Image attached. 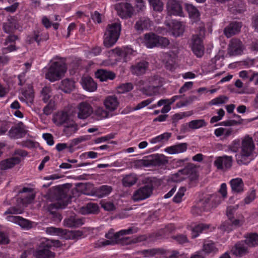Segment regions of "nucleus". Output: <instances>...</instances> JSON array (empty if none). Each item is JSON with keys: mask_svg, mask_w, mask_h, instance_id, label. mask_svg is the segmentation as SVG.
Returning a JSON list of instances; mask_svg holds the SVG:
<instances>
[{"mask_svg": "<svg viewBox=\"0 0 258 258\" xmlns=\"http://www.w3.org/2000/svg\"><path fill=\"white\" fill-rule=\"evenodd\" d=\"M153 186L152 184L145 185L136 190L133 195L134 201H140L148 198L153 192Z\"/></svg>", "mask_w": 258, "mask_h": 258, "instance_id": "0eeeda50", "label": "nucleus"}, {"mask_svg": "<svg viewBox=\"0 0 258 258\" xmlns=\"http://www.w3.org/2000/svg\"><path fill=\"white\" fill-rule=\"evenodd\" d=\"M207 125V123L204 119H196L188 122V126L192 130L198 129Z\"/></svg>", "mask_w": 258, "mask_h": 258, "instance_id": "c03bdc74", "label": "nucleus"}, {"mask_svg": "<svg viewBox=\"0 0 258 258\" xmlns=\"http://www.w3.org/2000/svg\"><path fill=\"white\" fill-rule=\"evenodd\" d=\"M171 135V133H164V134L160 135L154 138H153L150 142L152 144H155L162 141H168V139L170 138Z\"/></svg>", "mask_w": 258, "mask_h": 258, "instance_id": "864d4df0", "label": "nucleus"}, {"mask_svg": "<svg viewBox=\"0 0 258 258\" xmlns=\"http://www.w3.org/2000/svg\"><path fill=\"white\" fill-rule=\"evenodd\" d=\"M185 9L190 18L196 19L200 16V13L198 10L192 5L186 4L185 5Z\"/></svg>", "mask_w": 258, "mask_h": 258, "instance_id": "79ce46f5", "label": "nucleus"}, {"mask_svg": "<svg viewBox=\"0 0 258 258\" xmlns=\"http://www.w3.org/2000/svg\"><path fill=\"white\" fill-rule=\"evenodd\" d=\"M148 82L152 86L158 88L161 86L160 78L158 75H154L149 78L148 80Z\"/></svg>", "mask_w": 258, "mask_h": 258, "instance_id": "4d7b16f0", "label": "nucleus"}, {"mask_svg": "<svg viewBox=\"0 0 258 258\" xmlns=\"http://www.w3.org/2000/svg\"><path fill=\"white\" fill-rule=\"evenodd\" d=\"M232 156L224 155L217 157L214 162V165L218 170H227L232 166Z\"/></svg>", "mask_w": 258, "mask_h": 258, "instance_id": "4468645a", "label": "nucleus"}, {"mask_svg": "<svg viewBox=\"0 0 258 258\" xmlns=\"http://www.w3.org/2000/svg\"><path fill=\"white\" fill-rule=\"evenodd\" d=\"M121 31V25L115 22L107 26L104 35L103 44L107 48L113 46L117 41Z\"/></svg>", "mask_w": 258, "mask_h": 258, "instance_id": "20e7f679", "label": "nucleus"}, {"mask_svg": "<svg viewBox=\"0 0 258 258\" xmlns=\"http://www.w3.org/2000/svg\"><path fill=\"white\" fill-rule=\"evenodd\" d=\"M54 109V101L50 100L43 109V114L46 115H50Z\"/></svg>", "mask_w": 258, "mask_h": 258, "instance_id": "13d9d810", "label": "nucleus"}, {"mask_svg": "<svg viewBox=\"0 0 258 258\" xmlns=\"http://www.w3.org/2000/svg\"><path fill=\"white\" fill-rule=\"evenodd\" d=\"M190 47L193 53L198 57H201L204 54L205 47L202 40L197 35H193L191 39Z\"/></svg>", "mask_w": 258, "mask_h": 258, "instance_id": "6e6552de", "label": "nucleus"}, {"mask_svg": "<svg viewBox=\"0 0 258 258\" xmlns=\"http://www.w3.org/2000/svg\"><path fill=\"white\" fill-rule=\"evenodd\" d=\"M115 9L118 15L122 19L131 18L134 13L133 6L128 3H120L115 5Z\"/></svg>", "mask_w": 258, "mask_h": 258, "instance_id": "423d86ee", "label": "nucleus"}, {"mask_svg": "<svg viewBox=\"0 0 258 258\" xmlns=\"http://www.w3.org/2000/svg\"><path fill=\"white\" fill-rule=\"evenodd\" d=\"M153 10L157 12H161L163 10V3L161 0H147Z\"/></svg>", "mask_w": 258, "mask_h": 258, "instance_id": "a18cd8bd", "label": "nucleus"}, {"mask_svg": "<svg viewBox=\"0 0 258 258\" xmlns=\"http://www.w3.org/2000/svg\"><path fill=\"white\" fill-rule=\"evenodd\" d=\"M49 39V34L47 32L35 31L34 32V40L36 41L38 45L41 42L47 40Z\"/></svg>", "mask_w": 258, "mask_h": 258, "instance_id": "58836bf2", "label": "nucleus"}, {"mask_svg": "<svg viewBox=\"0 0 258 258\" xmlns=\"http://www.w3.org/2000/svg\"><path fill=\"white\" fill-rule=\"evenodd\" d=\"M206 211L205 208L200 200L195 206L192 207L191 212L193 215L197 216L200 215L203 212Z\"/></svg>", "mask_w": 258, "mask_h": 258, "instance_id": "09e8293b", "label": "nucleus"}, {"mask_svg": "<svg viewBox=\"0 0 258 258\" xmlns=\"http://www.w3.org/2000/svg\"><path fill=\"white\" fill-rule=\"evenodd\" d=\"M112 190L111 186L104 185L100 186L96 190V194L99 198H102L108 195Z\"/></svg>", "mask_w": 258, "mask_h": 258, "instance_id": "a19ab883", "label": "nucleus"}, {"mask_svg": "<svg viewBox=\"0 0 258 258\" xmlns=\"http://www.w3.org/2000/svg\"><path fill=\"white\" fill-rule=\"evenodd\" d=\"M84 224L83 219L74 216H71L64 220V224L68 227H78Z\"/></svg>", "mask_w": 258, "mask_h": 258, "instance_id": "f704fd0d", "label": "nucleus"}, {"mask_svg": "<svg viewBox=\"0 0 258 258\" xmlns=\"http://www.w3.org/2000/svg\"><path fill=\"white\" fill-rule=\"evenodd\" d=\"M170 44L169 40L166 37L158 36V47H166Z\"/></svg>", "mask_w": 258, "mask_h": 258, "instance_id": "774afa93", "label": "nucleus"}, {"mask_svg": "<svg viewBox=\"0 0 258 258\" xmlns=\"http://www.w3.org/2000/svg\"><path fill=\"white\" fill-rule=\"evenodd\" d=\"M232 192L239 193L243 191L244 184L242 180L240 178L232 179L230 181Z\"/></svg>", "mask_w": 258, "mask_h": 258, "instance_id": "72a5a7b5", "label": "nucleus"}, {"mask_svg": "<svg viewBox=\"0 0 258 258\" xmlns=\"http://www.w3.org/2000/svg\"><path fill=\"white\" fill-rule=\"evenodd\" d=\"M112 51L117 56L123 58L125 61H127V57L133 54L135 52L132 48L128 46L122 47L121 48H116L112 49Z\"/></svg>", "mask_w": 258, "mask_h": 258, "instance_id": "7c9ffc66", "label": "nucleus"}, {"mask_svg": "<svg viewBox=\"0 0 258 258\" xmlns=\"http://www.w3.org/2000/svg\"><path fill=\"white\" fill-rule=\"evenodd\" d=\"M47 234L54 235H59L63 233V230L61 228L53 227H47L46 229Z\"/></svg>", "mask_w": 258, "mask_h": 258, "instance_id": "bf43d9fd", "label": "nucleus"}, {"mask_svg": "<svg viewBox=\"0 0 258 258\" xmlns=\"http://www.w3.org/2000/svg\"><path fill=\"white\" fill-rule=\"evenodd\" d=\"M136 3L135 7L137 9V12H144L146 8V3L144 0H134Z\"/></svg>", "mask_w": 258, "mask_h": 258, "instance_id": "052dcab7", "label": "nucleus"}, {"mask_svg": "<svg viewBox=\"0 0 258 258\" xmlns=\"http://www.w3.org/2000/svg\"><path fill=\"white\" fill-rule=\"evenodd\" d=\"M149 65V62L145 60L138 62L131 66V73L136 76L144 75L148 69Z\"/></svg>", "mask_w": 258, "mask_h": 258, "instance_id": "aec40b11", "label": "nucleus"}, {"mask_svg": "<svg viewBox=\"0 0 258 258\" xmlns=\"http://www.w3.org/2000/svg\"><path fill=\"white\" fill-rule=\"evenodd\" d=\"M21 162V159L19 157H11L0 162V169L6 170L13 168L16 165L18 164Z\"/></svg>", "mask_w": 258, "mask_h": 258, "instance_id": "bb28decb", "label": "nucleus"}, {"mask_svg": "<svg viewBox=\"0 0 258 258\" xmlns=\"http://www.w3.org/2000/svg\"><path fill=\"white\" fill-rule=\"evenodd\" d=\"M221 197L217 194H212L201 200L206 211L216 208L221 202Z\"/></svg>", "mask_w": 258, "mask_h": 258, "instance_id": "f8f14e48", "label": "nucleus"}, {"mask_svg": "<svg viewBox=\"0 0 258 258\" xmlns=\"http://www.w3.org/2000/svg\"><path fill=\"white\" fill-rule=\"evenodd\" d=\"M198 178L197 169L192 164H189L183 169L179 170L171 177V180L175 182H181L186 179H188L191 182H196Z\"/></svg>", "mask_w": 258, "mask_h": 258, "instance_id": "39448f33", "label": "nucleus"}, {"mask_svg": "<svg viewBox=\"0 0 258 258\" xmlns=\"http://www.w3.org/2000/svg\"><path fill=\"white\" fill-rule=\"evenodd\" d=\"M240 152L236 155V159L239 165L247 164L254 150L255 145L252 137L246 135L241 139Z\"/></svg>", "mask_w": 258, "mask_h": 258, "instance_id": "f03ea898", "label": "nucleus"}, {"mask_svg": "<svg viewBox=\"0 0 258 258\" xmlns=\"http://www.w3.org/2000/svg\"><path fill=\"white\" fill-rule=\"evenodd\" d=\"M94 114L97 120L103 119L110 116L108 111L101 107L96 108L94 110Z\"/></svg>", "mask_w": 258, "mask_h": 258, "instance_id": "ea45409f", "label": "nucleus"}, {"mask_svg": "<svg viewBox=\"0 0 258 258\" xmlns=\"http://www.w3.org/2000/svg\"><path fill=\"white\" fill-rule=\"evenodd\" d=\"M115 244L114 243V241L111 240L110 239L108 240H99L95 243V247H101L106 246L109 245H114Z\"/></svg>", "mask_w": 258, "mask_h": 258, "instance_id": "0e129e2a", "label": "nucleus"}, {"mask_svg": "<svg viewBox=\"0 0 258 258\" xmlns=\"http://www.w3.org/2000/svg\"><path fill=\"white\" fill-rule=\"evenodd\" d=\"M165 25L170 30L171 33L174 37L182 35L185 30L184 24L176 20H172L171 23L165 22Z\"/></svg>", "mask_w": 258, "mask_h": 258, "instance_id": "dca6fc26", "label": "nucleus"}, {"mask_svg": "<svg viewBox=\"0 0 258 258\" xmlns=\"http://www.w3.org/2000/svg\"><path fill=\"white\" fill-rule=\"evenodd\" d=\"M158 35L151 32L144 35V42L145 45L150 48L158 47Z\"/></svg>", "mask_w": 258, "mask_h": 258, "instance_id": "c85d7f7f", "label": "nucleus"}, {"mask_svg": "<svg viewBox=\"0 0 258 258\" xmlns=\"http://www.w3.org/2000/svg\"><path fill=\"white\" fill-rule=\"evenodd\" d=\"M242 224V221L239 219H228L221 224L219 229L223 231L229 232L232 231L234 229L240 227Z\"/></svg>", "mask_w": 258, "mask_h": 258, "instance_id": "412c9836", "label": "nucleus"}, {"mask_svg": "<svg viewBox=\"0 0 258 258\" xmlns=\"http://www.w3.org/2000/svg\"><path fill=\"white\" fill-rule=\"evenodd\" d=\"M185 188L184 187H181L173 199V201L176 203H179L182 201V198L184 195V191Z\"/></svg>", "mask_w": 258, "mask_h": 258, "instance_id": "e2e57ef3", "label": "nucleus"}, {"mask_svg": "<svg viewBox=\"0 0 258 258\" xmlns=\"http://www.w3.org/2000/svg\"><path fill=\"white\" fill-rule=\"evenodd\" d=\"M217 251L215 243L211 240H206L204 242L202 251L205 252L207 254H209L213 252Z\"/></svg>", "mask_w": 258, "mask_h": 258, "instance_id": "4c0bfd02", "label": "nucleus"}, {"mask_svg": "<svg viewBox=\"0 0 258 258\" xmlns=\"http://www.w3.org/2000/svg\"><path fill=\"white\" fill-rule=\"evenodd\" d=\"M103 103L106 109L111 112L116 110L119 105L117 98L115 95L106 97Z\"/></svg>", "mask_w": 258, "mask_h": 258, "instance_id": "cd10ccee", "label": "nucleus"}, {"mask_svg": "<svg viewBox=\"0 0 258 258\" xmlns=\"http://www.w3.org/2000/svg\"><path fill=\"white\" fill-rule=\"evenodd\" d=\"M137 181L136 176L133 174L127 175L122 179V184L124 186H131Z\"/></svg>", "mask_w": 258, "mask_h": 258, "instance_id": "49530a36", "label": "nucleus"}, {"mask_svg": "<svg viewBox=\"0 0 258 258\" xmlns=\"http://www.w3.org/2000/svg\"><path fill=\"white\" fill-rule=\"evenodd\" d=\"M78 117L85 119L88 118L93 112L91 105L87 102H82L77 106Z\"/></svg>", "mask_w": 258, "mask_h": 258, "instance_id": "f3484780", "label": "nucleus"}, {"mask_svg": "<svg viewBox=\"0 0 258 258\" xmlns=\"http://www.w3.org/2000/svg\"><path fill=\"white\" fill-rule=\"evenodd\" d=\"M161 250L158 248H152L148 249H144L138 252V253L141 254L145 257H150L160 253Z\"/></svg>", "mask_w": 258, "mask_h": 258, "instance_id": "de8ad7c7", "label": "nucleus"}, {"mask_svg": "<svg viewBox=\"0 0 258 258\" xmlns=\"http://www.w3.org/2000/svg\"><path fill=\"white\" fill-rule=\"evenodd\" d=\"M3 29L5 33L11 34L15 30L16 26L12 22H8L3 24Z\"/></svg>", "mask_w": 258, "mask_h": 258, "instance_id": "6e6d98bb", "label": "nucleus"}, {"mask_svg": "<svg viewBox=\"0 0 258 258\" xmlns=\"http://www.w3.org/2000/svg\"><path fill=\"white\" fill-rule=\"evenodd\" d=\"M18 36L14 34H10L8 36L6 37L4 44L5 45H7L9 43H11V44L7 47L3 48L2 49L3 52L4 53H6L8 52H12L16 50L17 49L15 44V41L18 40Z\"/></svg>", "mask_w": 258, "mask_h": 258, "instance_id": "a878e982", "label": "nucleus"}, {"mask_svg": "<svg viewBox=\"0 0 258 258\" xmlns=\"http://www.w3.org/2000/svg\"><path fill=\"white\" fill-rule=\"evenodd\" d=\"M66 63L61 60L52 62L49 66L45 77L51 82L59 80L67 71Z\"/></svg>", "mask_w": 258, "mask_h": 258, "instance_id": "7ed1b4c3", "label": "nucleus"}, {"mask_svg": "<svg viewBox=\"0 0 258 258\" xmlns=\"http://www.w3.org/2000/svg\"><path fill=\"white\" fill-rule=\"evenodd\" d=\"M231 252L236 256L242 257L248 253L247 244L243 240L238 241L232 247Z\"/></svg>", "mask_w": 258, "mask_h": 258, "instance_id": "5701e85b", "label": "nucleus"}, {"mask_svg": "<svg viewBox=\"0 0 258 258\" xmlns=\"http://www.w3.org/2000/svg\"><path fill=\"white\" fill-rule=\"evenodd\" d=\"M78 129L77 124L72 123L68 125L65 126L63 129V133L67 136L69 137L75 133Z\"/></svg>", "mask_w": 258, "mask_h": 258, "instance_id": "8fccbe9b", "label": "nucleus"}, {"mask_svg": "<svg viewBox=\"0 0 258 258\" xmlns=\"http://www.w3.org/2000/svg\"><path fill=\"white\" fill-rule=\"evenodd\" d=\"M59 88L64 92L70 93L75 88V82L71 79H64L61 81Z\"/></svg>", "mask_w": 258, "mask_h": 258, "instance_id": "c9c22d12", "label": "nucleus"}, {"mask_svg": "<svg viewBox=\"0 0 258 258\" xmlns=\"http://www.w3.org/2000/svg\"><path fill=\"white\" fill-rule=\"evenodd\" d=\"M44 243L45 244V246L49 248L52 246L58 247L61 246L60 241L59 240L47 239Z\"/></svg>", "mask_w": 258, "mask_h": 258, "instance_id": "69168bd1", "label": "nucleus"}, {"mask_svg": "<svg viewBox=\"0 0 258 258\" xmlns=\"http://www.w3.org/2000/svg\"><path fill=\"white\" fill-rule=\"evenodd\" d=\"M51 88L49 87L45 86L43 88L41 91L42 99L44 102L48 101L51 97Z\"/></svg>", "mask_w": 258, "mask_h": 258, "instance_id": "5fc2aeb1", "label": "nucleus"}, {"mask_svg": "<svg viewBox=\"0 0 258 258\" xmlns=\"http://www.w3.org/2000/svg\"><path fill=\"white\" fill-rule=\"evenodd\" d=\"M87 212L88 213H95L98 211L99 207L97 204L88 203L86 207Z\"/></svg>", "mask_w": 258, "mask_h": 258, "instance_id": "338daca9", "label": "nucleus"}, {"mask_svg": "<svg viewBox=\"0 0 258 258\" xmlns=\"http://www.w3.org/2000/svg\"><path fill=\"white\" fill-rule=\"evenodd\" d=\"M133 232V229L132 228H130L127 229L121 230L119 232L116 233L114 232L113 229H111L108 231V232L107 233L105 234V237L108 239L114 241V243L116 244L120 240H129V237H126L125 238H120V236L132 234Z\"/></svg>", "mask_w": 258, "mask_h": 258, "instance_id": "1a4fd4ad", "label": "nucleus"}, {"mask_svg": "<svg viewBox=\"0 0 258 258\" xmlns=\"http://www.w3.org/2000/svg\"><path fill=\"white\" fill-rule=\"evenodd\" d=\"M82 85L84 89L89 92H93L97 89V84L90 77H84L82 79Z\"/></svg>", "mask_w": 258, "mask_h": 258, "instance_id": "473e14b6", "label": "nucleus"}, {"mask_svg": "<svg viewBox=\"0 0 258 258\" xmlns=\"http://www.w3.org/2000/svg\"><path fill=\"white\" fill-rule=\"evenodd\" d=\"M95 75L96 78L101 82L107 81L108 80H112L116 76L114 73L104 69L97 70L95 72Z\"/></svg>", "mask_w": 258, "mask_h": 258, "instance_id": "b1692460", "label": "nucleus"}, {"mask_svg": "<svg viewBox=\"0 0 258 258\" xmlns=\"http://www.w3.org/2000/svg\"><path fill=\"white\" fill-rule=\"evenodd\" d=\"M228 99V98L225 96H220L216 97L209 102V105H218L225 103Z\"/></svg>", "mask_w": 258, "mask_h": 258, "instance_id": "603ef678", "label": "nucleus"}, {"mask_svg": "<svg viewBox=\"0 0 258 258\" xmlns=\"http://www.w3.org/2000/svg\"><path fill=\"white\" fill-rule=\"evenodd\" d=\"M209 227L208 225L201 224L195 226L191 230V237L195 238L198 237L199 234L203 232L204 229H207Z\"/></svg>", "mask_w": 258, "mask_h": 258, "instance_id": "37998d69", "label": "nucleus"}, {"mask_svg": "<svg viewBox=\"0 0 258 258\" xmlns=\"http://www.w3.org/2000/svg\"><path fill=\"white\" fill-rule=\"evenodd\" d=\"M243 46L242 42L238 39H231L228 46L227 53L230 56H236L242 53Z\"/></svg>", "mask_w": 258, "mask_h": 258, "instance_id": "9b49d317", "label": "nucleus"}, {"mask_svg": "<svg viewBox=\"0 0 258 258\" xmlns=\"http://www.w3.org/2000/svg\"><path fill=\"white\" fill-rule=\"evenodd\" d=\"M166 10L169 16H182V8L177 0H168L166 4Z\"/></svg>", "mask_w": 258, "mask_h": 258, "instance_id": "2eb2a0df", "label": "nucleus"}, {"mask_svg": "<svg viewBox=\"0 0 258 258\" xmlns=\"http://www.w3.org/2000/svg\"><path fill=\"white\" fill-rule=\"evenodd\" d=\"M141 164L144 166H160L166 164L168 160L167 157L162 154H157L152 157L151 159L142 160L141 161Z\"/></svg>", "mask_w": 258, "mask_h": 258, "instance_id": "9d476101", "label": "nucleus"}, {"mask_svg": "<svg viewBox=\"0 0 258 258\" xmlns=\"http://www.w3.org/2000/svg\"><path fill=\"white\" fill-rule=\"evenodd\" d=\"M140 90L144 94L149 96L155 95L157 91V88L151 85L147 87L140 88Z\"/></svg>", "mask_w": 258, "mask_h": 258, "instance_id": "3c124183", "label": "nucleus"}, {"mask_svg": "<svg viewBox=\"0 0 258 258\" xmlns=\"http://www.w3.org/2000/svg\"><path fill=\"white\" fill-rule=\"evenodd\" d=\"M48 247L45 246L44 243L42 247L35 251L34 255L36 258H54L55 253L49 249Z\"/></svg>", "mask_w": 258, "mask_h": 258, "instance_id": "c756f323", "label": "nucleus"}, {"mask_svg": "<svg viewBox=\"0 0 258 258\" xmlns=\"http://www.w3.org/2000/svg\"><path fill=\"white\" fill-rule=\"evenodd\" d=\"M52 198L57 202L51 203L47 207V211L52 215L54 221H60L61 220V215L57 213L59 209H63L68 205L67 196L64 190L60 187H56L51 191Z\"/></svg>", "mask_w": 258, "mask_h": 258, "instance_id": "f257e3e1", "label": "nucleus"}, {"mask_svg": "<svg viewBox=\"0 0 258 258\" xmlns=\"http://www.w3.org/2000/svg\"><path fill=\"white\" fill-rule=\"evenodd\" d=\"M153 24L152 21L148 17H141L136 21L134 28L138 33L141 34L144 31L149 30Z\"/></svg>", "mask_w": 258, "mask_h": 258, "instance_id": "ddd939ff", "label": "nucleus"}, {"mask_svg": "<svg viewBox=\"0 0 258 258\" xmlns=\"http://www.w3.org/2000/svg\"><path fill=\"white\" fill-rule=\"evenodd\" d=\"M26 133V126L20 121L11 127L9 131L8 135L12 139H18L23 137Z\"/></svg>", "mask_w": 258, "mask_h": 258, "instance_id": "a211bd4d", "label": "nucleus"}, {"mask_svg": "<svg viewBox=\"0 0 258 258\" xmlns=\"http://www.w3.org/2000/svg\"><path fill=\"white\" fill-rule=\"evenodd\" d=\"M243 240L249 247H254L258 245V234L255 233H249L245 236Z\"/></svg>", "mask_w": 258, "mask_h": 258, "instance_id": "e433bc0d", "label": "nucleus"}, {"mask_svg": "<svg viewBox=\"0 0 258 258\" xmlns=\"http://www.w3.org/2000/svg\"><path fill=\"white\" fill-rule=\"evenodd\" d=\"M6 219L8 221L17 224L23 228L30 229L32 227L31 222L19 216L10 215Z\"/></svg>", "mask_w": 258, "mask_h": 258, "instance_id": "4be33fe9", "label": "nucleus"}, {"mask_svg": "<svg viewBox=\"0 0 258 258\" xmlns=\"http://www.w3.org/2000/svg\"><path fill=\"white\" fill-rule=\"evenodd\" d=\"M187 145V144L185 143L178 144L166 148L165 151L170 154L183 153L186 151Z\"/></svg>", "mask_w": 258, "mask_h": 258, "instance_id": "2f4dec72", "label": "nucleus"}, {"mask_svg": "<svg viewBox=\"0 0 258 258\" xmlns=\"http://www.w3.org/2000/svg\"><path fill=\"white\" fill-rule=\"evenodd\" d=\"M242 24L241 22L234 21L231 22L224 30V34L227 38H230L240 32Z\"/></svg>", "mask_w": 258, "mask_h": 258, "instance_id": "6ab92c4d", "label": "nucleus"}, {"mask_svg": "<svg viewBox=\"0 0 258 258\" xmlns=\"http://www.w3.org/2000/svg\"><path fill=\"white\" fill-rule=\"evenodd\" d=\"M68 113L66 111H60L56 113L53 117V122L57 126H61L68 124L69 121Z\"/></svg>", "mask_w": 258, "mask_h": 258, "instance_id": "393cba45", "label": "nucleus"}, {"mask_svg": "<svg viewBox=\"0 0 258 258\" xmlns=\"http://www.w3.org/2000/svg\"><path fill=\"white\" fill-rule=\"evenodd\" d=\"M172 238L179 244H182L188 242L187 236L184 234H178L173 236Z\"/></svg>", "mask_w": 258, "mask_h": 258, "instance_id": "680f3d73", "label": "nucleus"}]
</instances>
